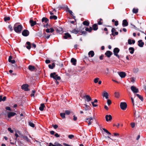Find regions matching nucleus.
I'll use <instances>...</instances> for the list:
<instances>
[{
	"label": "nucleus",
	"mask_w": 146,
	"mask_h": 146,
	"mask_svg": "<svg viewBox=\"0 0 146 146\" xmlns=\"http://www.w3.org/2000/svg\"><path fill=\"white\" fill-rule=\"evenodd\" d=\"M102 96L103 97H105L106 99H108V93L105 91L103 92Z\"/></svg>",
	"instance_id": "a211bd4d"
},
{
	"label": "nucleus",
	"mask_w": 146,
	"mask_h": 146,
	"mask_svg": "<svg viewBox=\"0 0 146 146\" xmlns=\"http://www.w3.org/2000/svg\"><path fill=\"white\" fill-rule=\"evenodd\" d=\"M135 117L136 118H137L139 117L140 116V114H139V112H136V111H135V113H134Z\"/></svg>",
	"instance_id": "7c9ffc66"
},
{
	"label": "nucleus",
	"mask_w": 146,
	"mask_h": 146,
	"mask_svg": "<svg viewBox=\"0 0 146 146\" xmlns=\"http://www.w3.org/2000/svg\"><path fill=\"white\" fill-rule=\"evenodd\" d=\"M29 125L32 127H34L35 126V125L33 123L31 122H29Z\"/></svg>",
	"instance_id": "ea45409f"
},
{
	"label": "nucleus",
	"mask_w": 146,
	"mask_h": 146,
	"mask_svg": "<svg viewBox=\"0 0 146 146\" xmlns=\"http://www.w3.org/2000/svg\"><path fill=\"white\" fill-rule=\"evenodd\" d=\"M29 34V31L25 29L23 31L22 33V35L23 36H28Z\"/></svg>",
	"instance_id": "6e6552de"
},
{
	"label": "nucleus",
	"mask_w": 146,
	"mask_h": 146,
	"mask_svg": "<svg viewBox=\"0 0 146 146\" xmlns=\"http://www.w3.org/2000/svg\"><path fill=\"white\" fill-rule=\"evenodd\" d=\"M93 30L96 31L98 29V26L97 24H95L92 25Z\"/></svg>",
	"instance_id": "cd10ccee"
},
{
	"label": "nucleus",
	"mask_w": 146,
	"mask_h": 146,
	"mask_svg": "<svg viewBox=\"0 0 146 146\" xmlns=\"http://www.w3.org/2000/svg\"><path fill=\"white\" fill-rule=\"evenodd\" d=\"M138 45L140 47H142L144 44V43L142 42V41L141 40H140L138 41Z\"/></svg>",
	"instance_id": "f3484780"
},
{
	"label": "nucleus",
	"mask_w": 146,
	"mask_h": 146,
	"mask_svg": "<svg viewBox=\"0 0 146 146\" xmlns=\"http://www.w3.org/2000/svg\"><path fill=\"white\" fill-rule=\"evenodd\" d=\"M114 136H118L119 135V134L118 133H113Z\"/></svg>",
	"instance_id": "680f3d73"
},
{
	"label": "nucleus",
	"mask_w": 146,
	"mask_h": 146,
	"mask_svg": "<svg viewBox=\"0 0 146 146\" xmlns=\"http://www.w3.org/2000/svg\"><path fill=\"white\" fill-rule=\"evenodd\" d=\"M4 21H9L10 20V18L9 17L4 18Z\"/></svg>",
	"instance_id": "09e8293b"
},
{
	"label": "nucleus",
	"mask_w": 146,
	"mask_h": 146,
	"mask_svg": "<svg viewBox=\"0 0 146 146\" xmlns=\"http://www.w3.org/2000/svg\"><path fill=\"white\" fill-rule=\"evenodd\" d=\"M48 19L46 18L43 17L42 19V21L43 23H47Z\"/></svg>",
	"instance_id": "c85d7f7f"
},
{
	"label": "nucleus",
	"mask_w": 146,
	"mask_h": 146,
	"mask_svg": "<svg viewBox=\"0 0 146 146\" xmlns=\"http://www.w3.org/2000/svg\"><path fill=\"white\" fill-rule=\"evenodd\" d=\"M8 27L11 31H12L13 30L12 27L10 25H9Z\"/></svg>",
	"instance_id": "49530a36"
},
{
	"label": "nucleus",
	"mask_w": 146,
	"mask_h": 146,
	"mask_svg": "<svg viewBox=\"0 0 146 146\" xmlns=\"http://www.w3.org/2000/svg\"><path fill=\"white\" fill-rule=\"evenodd\" d=\"M71 33H74L76 34H80V33H81L82 34H85L86 33V32L85 31H82V30H77L75 29H73L71 31Z\"/></svg>",
	"instance_id": "f03ea898"
},
{
	"label": "nucleus",
	"mask_w": 146,
	"mask_h": 146,
	"mask_svg": "<svg viewBox=\"0 0 146 146\" xmlns=\"http://www.w3.org/2000/svg\"><path fill=\"white\" fill-rule=\"evenodd\" d=\"M63 145L64 146H72L71 145H70L66 143H63Z\"/></svg>",
	"instance_id": "69168bd1"
},
{
	"label": "nucleus",
	"mask_w": 146,
	"mask_h": 146,
	"mask_svg": "<svg viewBox=\"0 0 146 146\" xmlns=\"http://www.w3.org/2000/svg\"><path fill=\"white\" fill-rule=\"evenodd\" d=\"M118 74L121 78H124L126 75L125 73L123 72H119Z\"/></svg>",
	"instance_id": "f8f14e48"
},
{
	"label": "nucleus",
	"mask_w": 146,
	"mask_h": 146,
	"mask_svg": "<svg viewBox=\"0 0 146 146\" xmlns=\"http://www.w3.org/2000/svg\"><path fill=\"white\" fill-rule=\"evenodd\" d=\"M105 118L107 121H111L112 119V117L110 115H106L105 116Z\"/></svg>",
	"instance_id": "9b49d317"
},
{
	"label": "nucleus",
	"mask_w": 146,
	"mask_h": 146,
	"mask_svg": "<svg viewBox=\"0 0 146 146\" xmlns=\"http://www.w3.org/2000/svg\"><path fill=\"white\" fill-rule=\"evenodd\" d=\"M36 92L35 91V90H33L32 91V93L31 94V96L32 97H34V94Z\"/></svg>",
	"instance_id": "37998d69"
},
{
	"label": "nucleus",
	"mask_w": 146,
	"mask_h": 146,
	"mask_svg": "<svg viewBox=\"0 0 146 146\" xmlns=\"http://www.w3.org/2000/svg\"><path fill=\"white\" fill-rule=\"evenodd\" d=\"M129 50L131 54H133V53L134 51V49L133 47H129Z\"/></svg>",
	"instance_id": "bb28decb"
},
{
	"label": "nucleus",
	"mask_w": 146,
	"mask_h": 146,
	"mask_svg": "<svg viewBox=\"0 0 146 146\" xmlns=\"http://www.w3.org/2000/svg\"><path fill=\"white\" fill-rule=\"evenodd\" d=\"M14 30L17 33H20L22 30L23 27L21 25H19L18 23H15L14 26Z\"/></svg>",
	"instance_id": "f257e3e1"
},
{
	"label": "nucleus",
	"mask_w": 146,
	"mask_h": 146,
	"mask_svg": "<svg viewBox=\"0 0 146 146\" xmlns=\"http://www.w3.org/2000/svg\"><path fill=\"white\" fill-rule=\"evenodd\" d=\"M128 23L126 20H124L123 21L122 25L123 27H126L128 25Z\"/></svg>",
	"instance_id": "412c9836"
},
{
	"label": "nucleus",
	"mask_w": 146,
	"mask_h": 146,
	"mask_svg": "<svg viewBox=\"0 0 146 146\" xmlns=\"http://www.w3.org/2000/svg\"><path fill=\"white\" fill-rule=\"evenodd\" d=\"M71 62L74 65H76V60L74 58H72L71 60Z\"/></svg>",
	"instance_id": "393cba45"
},
{
	"label": "nucleus",
	"mask_w": 146,
	"mask_h": 146,
	"mask_svg": "<svg viewBox=\"0 0 146 146\" xmlns=\"http://www.w3.org/2000/svg\"><path fill=\"white\" fill-rule=\"evenodd\" d=\"M85 106L84 107H83L86 111L89 110H90L91 108L89 106L87 105L86 104L84 105Z\"/></svg>",
	"instance_id": "4be33fe9"
},
{
	"label": "nucleus",
	"mask_w": 146,
	"mask_h": 146,
	"mask_svg": "<svg viewBox=\"0 0 146 146\" xmlns=\"http://www.w3.org/2000/svg\"><path fill=\"white\" fill-rule=\"evenodd\" d=\"M119 51V49L117 48H115L113 49V52L114 54L118 58L119 57V55L118 54V53Z\"/></svg>",
	"instance_id": "423d86ee"
},
{
	"label": "nucleus",
	"mask_w": 146,
	"mask_h": 146,
	"mask_svg": "<svg viewBox=\"0 0 146 146\" xmlns=\"http://www.w3.org/2000/svg\"><path fill=\"white\" fill-rule=\"evenodd\" d=\"M111 100L108 99H107V103L108 105H110L111 104Z\"/></svg>",
	"instance_id": "a18cd8bd"
},
{
	"label": "nucleus",
	"mask_w": 146,
	"mask_h": 146,
	"mask_svg": "<svg viewBox=\"0 0 146 146\" xmlns=\"http://www.w3.org/2000/svg\"><path fill=\"white\" fill-rule=\"evenodd\" d=\"M16 115V113L13 112H10L8 114V117L10 118L11 117L13 116Z\"/></svg>",
	"instance_id": "ddd939ff"
},
{
	"label": "nucleus",
	"mask_w": 146,
	"mask_h": 146,
	"mask_svg": "<svg viewBox=\"0 0 146 146\" xmlns=\"http://www.w3.org/2000/svg\"><path fill=\"white\" fill-rule=\"evenodd\" d=\"M131 91L134 93H137L139 92L138 89L135 86H132L131 87Z\"/></svg>",
	"instance_id": "0eeeda50"
},
{
	"label": "nucleus",
	"mask_w": 146,
	"mask_h": 146,
	"mask_svg": "<svg viewBox=\"0 0 146 146\" xmlns=\"http://www.w3.org/2000/svg\"><path fill=\"white\" fill-rule=\"evenodd\" d=\"M112 53L110 51L108 50L106 51V52L105 53V54L108 57H110L112 55Z\"/></svg>",
	"instance_id": "dca6fc26"
},
{
	"label": "nucleus",
	"mask_w": 146,
	"mask_h": 146,
	"mask_svg": "<svg viewBox=\"0 0 146 146\" xmlns=\"http://www.w3.org/2000/svg\"><path fill=\"white\" fill-rule=\"evenodd\" d=\"M99 80V78H96L94 80V82L95 83H96L98 82V81Z\"/></svg>",
	"instance_id": "de8ad7c7"
},
{
	"label": "nucleus",
	"mask_w": 146,
	"mask_h": 146,
	"mask_svg": "<svg viewBox=\"0 0 146 146\" xmlns=\"http://www.w3.org/2000/svg\"><path fill=\"white\" fill-rule=\"evenodd\" d=\"M73 120L74 121H76L77 119V117H76L75 115H74L73 116Z\"/></svg>",
	"instance_id": "774afa93"
},
{
	"label": "nucleus",
	"mask_w": 146,
	"mask_h": 146,
	"mask_svg": "<svg viewBox=\"0 0 146 146\" xmlns=\"http://www.w3.org/2000/svg\"><path fill=\"white\" fill-rule=\"evenodd\" d=\"M103 130L105 131V132L106 133H108V134H109L110 135L111 134V133L109 132L107 129H106L105 128H103Z\"/></svg>",
	"instance_id": "79ce46f5"
},
{
	"label": "nucleus",
	"mask_w": 146,
	"mask_h": 146,
	"mask_svg": "<svg viewBox=\"0 0 146 146\" xmlns=\"http://www.w3.org/2000/svg\"><path fill=\"white\" fill-rule=\"evenodd\" d=\"M71 36V35L69 33H66L65 34V35L64 36V38L66 39L70 37Z\"/></svg>",
	"instance_id": "a878e982"
},
{
	"label": "nucleus",
	"mask_w": 146,
	"mask_h": 146,
	"mask_svg": "<svg viewBox=\"0 0 146 146\" xmlns=\"http://www.w3.org/2000/svg\"><path fill=\"white\" fill-rule=\"evenodd\" d=\"M12 57L11 56H9V59H8V61L9 62H10V61L12 60H11V59H12Z\"/></svg>",
	"instance_id": "bf43d9fd"
},
{
	"label": "nucleus",
	"mask_w": 146,
	"mask_h": 146,
	"mask_svg": "<svg viewBox=\"0 0 146 146\" xmlns=\"http://www.w3.org/2000/svg\"><path fill=\"white\" fill-rule=\"evenodd\" d=\"M60 115L61 116V117L62 118H65V113H61L60 114Z\"/></svg>",
	"instance_id": "a19ab883"
},
{
	"label": "nucleus",
	"mask_w": 146,
	"mask_h": 146,
	"mask_svg": "<svg viewBox=\"0 0 146 146\" xmlns=\"http://www.w3.org/2000/svg\"><path fill=\"white\" fill-rule=\"evenodd\" d=\"M115 97L118 98L119 96V94L118 92H115Z\"/></svg>",
	"instance_id": "c03bdc74"
},
{
	"label": "nucleus",
	"mask_w": 146,
	"mask_h": 146,
	"mask_svg": "<svg viewBox=\"0 0 146 146\" xmlns=\"http://www.w3.org/2000/svg\"><path fill=\"white\" fill-rule=\"evenodd\" d=\"M135 78L134 77H131L130 78V80L131 82L133 83H134L135 81Z\"/></svg>",
	"instance_id": "4c0bfd02"
},
{
	"label": "nucleus",
	"mask_w": 146,
	"mask_h": 146,
	"mask_svg": "<svg viewBox=\"0 0 146 146\" xmlns=\"http://www.w3.org/2000/svg\"><path fill=\"white\" fill-rule=\"evenodd\" d=\"M138 9H135L133 8V13H136L138 12Z\"/></svg>",
	"instance_id": "58836bf2"
},
{
	"label": "nucleus",
	"mask_w": 146,
	"mask_h": 146,
	"mask_svg": "<svg viewBox=\"0 0 146 146\" xmlns=\"http://www.w3.org/2000/svg\"><path fill=\"white\" fill-rule=\"evenodd\" d=\"M92 29V28L91 27H90L89 28H86L85 29L86 31H88L89 32H91Z\"/></svg>",
	"instance_id": "72a5a7b5"
},
{
	"label": "nucleus",
	"mask_w": 146,
	"mask_h": 146,
	"mask_svg": "<svg viewBox=\"0 0 146 146\" xmlns=\"http://www.w3.org/2000/svg\"><path fill=\"white\" fill-rule=\"evenodd\" d=\"M53 127L55 129H56L58 127V126L57 125H53Z\"/></svg>",
	"instance_id": "052dcab7"
},
{
	"label": "nucleus",
	"mask_w": 146,
	"mask_h": 146,
	"mask_svg": "<svg viewBox=\"0 0 146 146\" xmlns=\"http://www.w3.org/2000/svg\"><path fill=\"white\" fill-rule=\"evenodd\" d=\"M45 107V106L44 104H42L40 105V106L39 107V110L41 111H42L44 110V108Z\"/></svg>",
	"instance_id": "c756f323"
},
{
	"label": "nucleus",
	"mask_w": 146,
	"mask_h": 146,
	"mask_svg": "<svg viewBox=\"0 0 146 146\" xmlns=\"http://www.w3.org/2000/svg\"><path fill=\"white\" fill-rule=\"evenodd\" d=\"M118 34V33L117 32H115L113 33L112 35L113 36H115V35H117Z\"/></svg>",
	"instance_id": "6e6d98bb"
},
{
	"label": "nucleus",
	"mask_w": 146,
	"mask_h": 146,
	"mask_svg": "<svg viewBox=\"0 0 146 146\" xmlns=\"http://www.w3.org/2000/svg\"><path fill=\"white\" fill-rule=\"evenodd\" d=\"M20 137H22L25 140H26L28 142L30 141L28 139L27 136L21 135Z\"/></svg>",
	"instance_id": "5701e85b"
},
{
	"label": "nucleus",
	"mask_w": 146,
	"mask_h": 146,
	"mask_svg": "<svg viewBox=\"0 0 146 146\" xmlns=\"http://www.w3.org/2000/svg\"><path fill=\"white\" fill-rule=\"evenodd\" d=\"M65 113L67 115H69L70 114V111L68 110H66L65 111Z\"/></svg>",
	"instance_id": "3c124183"
},
{
	"label": "nucleus",
	"mask_w": 146,
	"mask_h": 146,
	"mask_svg": "<svg viewBox=\"0 0 146 146\" xmlns=\"http://www.w3.org/2000/svg\"><path fill=\"white\" fill-rule=\"evenodd\" d=\"M120 107L121 109L125 110L127 107V104L124 102H121L120 104Z\"/></svg>",
	"instance_id": "39448f33"
},
{
	"label": "nucleus",
	"mask_w": 146,
	"mask_h": 146,
	"mask_svg": "<svg viewBox=\"0 0 146 146\" xmlns=\"http://www.w3.org/2000/svg\"><path fill=\"white\" fill-rule=\"evenodd\" d=\"M50 77L56 80H60L61 79L60 77L58 76L56 74V73L55 72L51 73L50 74Z\"/></svg>",
	"instance_id": "7ed1b4c3"
},
{
	"label": "nucleus",
	"mask_w": 146,
	"mask_h": 146,
	"mask_svg": "<svg viewBox=\"0 0 146 146\" xmlns=\"http://www.w3.org/2000/svg\"><path fill=\"white\" fill-rule=\"evenodd\" d=\"M26 47L28 49H30L31 47V45L30 42H27L26 44Z\"/></svg>",
	"instance_id": "2eb2a0df"
},
{
	"label": "nucleus",
	"mask_w": 146,
	"mask_h": 146,
	"mask_svg": "<svg viewBox=\"0 0 146 146\" xmlns=\"http://www.w3.org/2000/svg\"><path fill=\"white\" fill-rule=\"evenodd\" d=\"M68 137L69 139H71L74 137V136L72 135H68Z\"/></svg>",
	"instance_id": "603ef678"
},
{
	"label": "nucleus",
	"mask_w": 146,
	"mask_h": 146,
	"mask_svg": "<svg viewBox=\"0 0 146 146\" xmlns=\"http://www.w3.org/2000/svg\"><path fill=\"white\" fill-rule=\"evenodd\" d=\"M45 62L46 64H48L50 62V61L49 60H45Z\"/></svg>",
	"instance_id": "e2e57ef3"
},
{
	"label": "nucleus",
	"mask_w": 146,
	"mask_h": 146,
	"mask_svg": "<svg viewBox=\"0 0 146 146\" xmlns=\"http://www.w3.org/2000/svg\"><path fill=\"white\" fill-rule=\"evenodd\" d=\"M3 96H0V102L2 101H4L6 100V97L4 96L2 98Z\"/></svg>",
	"instance_id": "f704fd0d"
},
{
	"label": "nucleus",
	"mask_w": 146,
	"mask_h": 146,
	"mask_svg": "<svg viewBox=\"0 0 146 146\" xmlns=\"http://www.w3.org/2000/svg\"><path fill=\"white\" fill-rule=\"evenodd\" d=\"M83 98L85 99V101H86L87 102H89L92 100L91 98L88 95L84 96Z\"/></svg>",
	"instance_id": "9d476101"
},
{
	"label": "nucleus",
	"mask_w": 146,
	"mask_h": 146,
	"mask_svg": "<svg viewBox=\"0 0 146 146\" xmlns=\"http://www.w3.org/2000/svg\"><path fill=\"white\" fill-rule=\"evenodd\" d=\"M28 68L29 70L31 71H34L35 69L34 66L31 65L29 66Z\"/></svg>",
	"instance_id": "b1692460"
},
{
	"label": "nucleus",
	"mask_w": 146,
	"mask_h": 146,
	"mask_svg": "<svg viewBox=\"0 0 146 146\" xmlns=\"http://www.w3.org/2000/svg\"><path fill=\"white\" fill-rule=\"evenodd\" d=\"M32 47H33L34 48H35L36 47V45L34 43H33L32 44Z\"/></svg>",
	"instance_id": "13d9d810"
},
{
	"label": "nucleus",
	"mask_w": 146,
	"mask_h": 146,
	"mask_svg": "<svg viewBox=\"0 0 146 146\" xmlns=\"http://www.w3.org/2000/svg\"><path fill=\"white\" fill-rule=\"evenodd\" d=\"M55 146H63L62 145H61V144L58 143H55Z\"/></svg>",
	"instance_id": "864d4df0"
},
{
	"label": "nucleus",
	"mask_w": 146,
	"mask_h": 146,
	"mask_svg": "<svg viewBox=\"0 0 146 146\" xmlns=\"http://www.w3.org/2000/svg\"><path fill=\"white\" fill-rule=\"evenodd\" d=\"M8 130L11 133H13V131L11 129V128L10 127H9L8 128Z\"/></svg>",
	"instance_id": "5fc2aeb1"
},
{
	"label": "nucleus",
	"mask_w": 146,
	"mask_h": 146,
	"mask_svg": "<svg viewBox=\"0 0 146 146\" xmlns=\"http://www.w3.org/2000/svg\"><path fill=\"white\" fill-rule=\"evenodd\" d=\"M94 120V118L92 117H88L85 119L86 121L88 122V125H91L93 122L92 121Z\"/></svg>",
	"instance_id": "20e7f679"
},
{
	"label": "nucleus",
	"mask_w": 146,
	"mask_h": 146,
	"mask_svg": "<svg viewBox=\"0 0 146 146\" xmlns=\"http://www.w3.org/2000/svg\"><path fill=\"white\" fill-rule=\"evenodd\" d=\"M128 44H134L135 43V40H131V39H129L128 40Z\"/></svg>",
	"instance_id": "aec40b11"
},
{
	"label": "nucleus",
	"mask_w": 146,
	"mask_h": 146,
	"mask_svg": "<svg viewBox=\"0 0 146 146\" xmlns=\"http://www.w3.org/2000/svg\"><path fill=\"white\" fill-rule=\"evenodd\" d=\"M48 66L49 68H50L51 69H52L55 66V65L54 63H52V65L49 64Z\"/></svg>",
	"instance_id": "c9c22d12"
},
{
	"label": "nucleus",
	"mask_w": 146,
	"mask_h": 146,
	"mask_svg": "<svg viewBox=\"0 0 146 146\" xmlns=\"http://www.w3.org/2000/svg\"><path fill=\"white\" fill-rule=\"evenodd\" d=\"M50 29V32L52 33L54 31V29L52 28H51Z\"/></svg>",
	"instance_id": "0e129e2a"
},
{
	"label": "nucleus",
	"mask_w": 146,
	"mask_h": 146,
	"mask_svg": "<svg viewBox=\"0 0 146 146\" xmlns=\"http://www.w3.org/2000/svg\"><path fill=\"white\" fill-rule=\"evenodd\" d=\"M48 146H55V143H54V145L52 144V143H50Z\"/></svg>",
	"instance_id": "338daca9"
},
{
	"label": "nucleus",
	"mask_w": 146,
	"mask_h": 146,
	"mask_svg": "<svg viewBox=\"0 0 146 146\" xmlns=\"http://www.w3.org/2000/svg\"><path fill=\"white\" fill-rule=\"evenodd\" d=\"M83 24L84 25L86 26H88L90 24V23L88 21H84L83 22Z\"/></svg>",
	"instance_id": "2f4dec72"
},
{
	"label": "nucleus",
	"mask_w": 146,
	"mask_h": 146,
	"mask_svg": "<svg viewBox=\"0 0 146 146\" xmlns=\"http://www.w3.org/2000/svg\"><path fill=\"white\" fill-rule=\"evenodd\" d=\"M57 18V17L55 15L51 16L50 17V19H54V20L56 19Z\"/></svg>",
	"instance_id": "e433bc0d"
},
{
	"label": "nucleus",
	"mask_w": 146,
	"mask_h": 146,
	"mask_svg": "<svg viewBox=\"0 0 146 146\" xmlns=\"http://www.w3.org/2000/svg\"><path fill=\"white\" fill-rule=\"evenodd\" d=\"M29 85L27 84H24L21 86V88L23 90H24L25 91H28L29 90L28 89Z\"/></svg>",
	"instance_id": "1a4fd4ad"
},
{
	"label": "nucleus",
	"mask_w": 146,
	"mask_h": 146,
	"mask_svg": "<svg viewBox=\"0 0 146 146\" xmlns=\"http://www.w3.org/2000/svg\"><path fill=\"white\" fill-rule=\"evenodd\" d=\"M88 55L89 57H93L94 55V52L92 50L88 52Z\"/></svg>",
	"instance_id": "6ab92c4d"
},
{
	"label": "nucleus",
	"mask_w": 146,
	"mask_h": 146,
	"mask_svg": "<svg viewBox=\"0 0 146 146\" xmlns=\"http://www.w3.org/2000/svg\"><path fill=\"white\" fill-rule=\"evenodd\" d=\"M29 23L31 24V27H33L36 24V21H33L31 19L30 20Z\"/></svg>",
	"instance_id": "4468645a"
},
{
	"label": "nucleus",
	"mask_w": 146,
	"mask_h": 146,
	"mask_svg": "<svg viewBox=\"0 0 146 146\" xmlns=\"http://www.w3.org/2000/svg\"><path fill=\"white\" fill-rule=\"evenodd\" d=\"M135 95L137 96L142 101H143V98L141 96L137 94H136Z\"/></svg>",
	"instance_id": "473e14b6"
},
{
	"label": "nucleus",
	"mask_w": 146,
	"mask_h": 146,
	"mask_svg": "<svg viewBox=\"0 0 146 146\" xmlns=\"http://www.w3.org/2000/svg\"><path fill=\"white\" fill-rule=\"evenodd\" d=\"M99 20V21L98 22V24L99 25H101L102 23L101 22L102 21V19H100Z\"/></svg>",
	"instance_id": "8fccbe9b"
},
{
	"label": "nucleus",
	"mask_w": 146,
	"mask_h": 146,
	"mask_svg": "<svg viewBox=\"0 0 146 146\" xmlns=\"http://www.w3.org/2000/svg\"><path fill=\"white\" fill-rule=\"evenodd\" d=\"M132 127L133 128L135 126V123H131V124Z\"/></svg>",
	"instance_id": "4d7b16f0"
}]
</instances>
